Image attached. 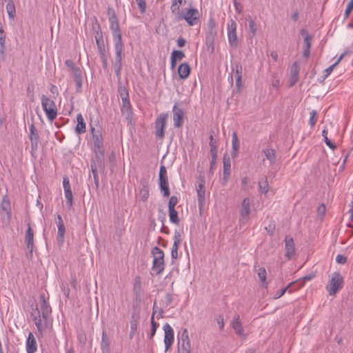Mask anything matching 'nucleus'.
<instances>
[{"instance_id":"nucleus-15","label":"nucleus","mask_w":353,"mask_h":353,"mask_svg":"<svg viewBox=\"0 0 353 353\" xmlns=\"http://www.w3.org/2000/svg\"><path fill=\"white\" fill-rule=\"evenodd\" d=\"M40 301H41V312L42 318L44 321H47L49 315L51 314L52 309L50 306L49 303L46 301L45 294H41L40 295Z\"/></svg>"},{"instance_id":"nucleus-53","label":"nucleus","mask_w":353,"mask_h":353,"mask_svg":"<svg viewBox=\"0 0 353 353\" xmlns=\"http://www.w3.org/2000/svg\"><path fill=\"white\" fill-rule=\"evenodd\" d=\"M137 3L139 9L141 14L145 12L146 10V2L145 0H135Z\"/></svg>"},{"instance_id":"nucleus-14","label":"nucleus","mask_w":353,"mask_h":353,"mask_svg":"<svg viewBox=\"0 0 353 353\" xmlns=\"http://www.w3.org/2000/svg\"><path fill=\"white\" fill-rule=\"evenodd\" d=\"M25 243L26 244V249L28 250L29 254L32 255L34 248V232L30 223L28 224V229L26 232Z\"/></svg>"},{"instance_id":"nucleus-28","label":"nucleus","mask_w":353,"mask_h":353,"mask_svg":"<svg viewBox=\"0 0 353 353\" xmlns=\"http://www.w3.org/2000/svg\"><path fill=\"white\" fill-rule=\"evenodd\" d=\"M239 141L238 139L237 133L234 132L232 136V152L231 157L234 159L237 157L239 149Z\"/></svg>"},{"instance_id":"nucleus-26","label":"nucleus","mask_w":353,"mask_h":353,"mask_svg":"<svg viewBox=\"0 0 353 353\" xmlns=\"http://www.w3.org/2000/svg\"><path fill=\"white\" fill-rule=\"evenodd\" d=\"M216 30H208V32L205 35V43L208 48H211L212 51L214 50V41L216 37Z\"/></svg>"},{"instance_id":"nucleus-39","label":"nucleus","mask_w":353,"mask_h":353,"mask_svg":"<svg viewBox=\"0 0 353 353\" xmlns=\"http://www.w3.org/2000/svg\"><path fill=\"white\" fill-rule=\"evenodd\" d=\"M185 2V0H172V5L170 7L171 12L173 14H177L180 10V6Z\"/></svg>"},{"instance_id":"nucleus-17","label":"nucleus","mask_w":353,"mask_h":353,"mask_svg":"<svg viewBox=\"0 0 353 353\" xmlns=\"http://www.w3.org/2000/svg\"><path fill=\"white\" fill-rule=\"evenodd\" d=\"M223 163V184L225 185L230 178L231 173V161L230 157L224 155Z\"/></svg>"},{"instance_id":"nucleus-35","label":"nucleus","mask_w":353,"mask_h":353,"mask_svg":"<svg viewBox=\"0 0 353 353\" xmlns=\"http://www.w3.org/2000/svg\"><path fill=\"white\" fill-rule=\"evenodd\" d=\"M5 40H6V34L3 30L2 27H0V59L1 60L5 59Z\"/></svg>"},{"instance_id":"nucleus-30","label":"nucleus","mask_w":353,"mask_h":353,"mask_svg":"<svg viewBox=\"0 0 353 353\" xmlns=\"http://www.w3.org/2000/svg\"><path fill=\"white\" fill-rule=\"evenodd\" d=\"M1 211L6 212L8 219H10L11 217L12 212L10 202L9 201V199L8 198L7 194H5L2 198V201L1 203Z\"/></svg>"},{"instance_id":"nucleus-62","label":"nucleus","mask_w":353,"mask_h":353,"mask_svg":"<svg viewBox=\"0 0 353 353\" xmlns=\"http://www.w3.org/2000/svg\"><path fill=\"white\" fill-rule=\"evenodd\" d=\"M233 2L236 13L241 14L243 11L241 3L238 0H233Z\"/></svg>"},{"instance_id":"nucleus-44","label":"nucleus","mask_w":353,"mask_h":353,"mask_svg":"<svg viewBox=\"0 0 353 353\" xmlns=\"http://www.w3.org/2000/svg\"><path fill=\"white\" fill-rule=\"evenodd\" d=\"M65 196L66 198V205L70 208L73 204V195L71 189L64 190Z\"/></svg>"},{"instance_id":"nucleus-60","label":"nucleus","mask_w":353,"mask_h":353,"mask_svg":"<svg viewBox=\"0 0 353 353\" xmlns=\"http://www.w3.org/2000/svg\"><path fill=\"white\" fill-rule=\"evenodd\" d=\"M292 285V283H290L288 285H287L285 288L281 289V290L277 291L275 294V298L279 299V298L281 297Z\"/></svg>"},{"instance_id":"nucleus-56","label":"nucleus","mask_w":353,"mask_h":353,"mask_svg":"<svg viewBox=\"0 0 353 353\" xmlns=\"http://www.w3.org/2000/svg\"><path fill=\"white\" fill-rule=\"evenodd\" d=\"M258 276L259 279L264 282L266 279V271L264 268H260L258 270Z\"/></svg>"},{"instance_id":"nucleus-38","label":"nucleus","mask_w":353,"mask_h":353,"mask_svg":"<svg viewBox=\"0 0 353 353\" xmlns=\"http://www.w3.org/2000/svg\"><path fill=\"white\" fill-rule=\"evenodd\" d=\"M101 346L103 353H108L109 352L110 341L105 331L102 332Z\"/></svg>"},{"instance_id":"nucleus-48","label":"nucleus","mask_w":353,"mask_h":353,"mask_svg":"<svg viewBox=\"0 0 353 353\" xmlns=\"http://www.w3.org/2000/svg\"><path fill=\"white\" fill-rule=\"evenodd\" d=\"M322 135L324 137L326 145L332 150H334L336 146L327 138V130L324 129L322 132Z\"/></svg>"},{"instance_id":"nucleus-55","label":"nucleus","mask_w":353,"mask_h":353,"mask_svg":"<svg viewBox=\"0 0 353 353\" xmlns=\"http://www.w3.org/2000/svg\"><path fill=\"white\" fill-rule=\"evenodd\" d=\"M316 115H317V112L316 110H312V112H310L309 123L312 127L314 126L316 123Z\"/></svg>"},{"instance_id":"nucleus-12","label":"nucleus","mask_w":353,"mask_h":353,"mask_svg":"<svg viewBox=\"0 0 353 353\" xmlns=\"http://www.w3.org/2000/svg\"><path fill=\"white\" fill-rule=\"evenodd\" d=\"M210 154L212 157V160L210 162V172L212 174L214 171V168L216 164V160L217 157V142L215 139H214L212 134L210 136Z\"/></svg>"},{"instance_id":"nucleus-7","label":"nucleus","mask_w":353,"mask_h":353,"mask_svg":"<svg viewBox=\"0 0 353 353\" xmlns=\"http://www.w3.org/2000/svg\"><path fill=\"white\" fill-rule=\"evenodd\" d=\"M236 26V21L233 19H230L228 24V37L230 47L234 49L238 47Z\"/></svg>"},{"instance_id":"nucleus-61","label":"nucleus","mask_w":353,"mask_h":353,"mask_svg":"<svg viewBox=\"0 0 353 353\" xmlns=\"http://www.w3.org/2000/svg\"><path fill=\"white\" fill-rule=\"evenodd\" d=\"M353 10V4L349 2V3L347 6L346 10L344 13V19H346L349 17L351 12Z\"/></svg>"},{"instance_id":"nucleus-33","label":"nucleus","mask_w":353,"mask_h":353,"mask_svg":"<svg viewBox=\"0 0 353 353\" xmlns=\"http://www.w3.org/2000/svg\"><path fill=\"white\" fill-rule=\"evenodd\" d=\"M116 76L119 79L122 68V54H116L115 61L113 63Z\"/></svg>"},{"instance_id":"nucleus-3","label":"nucleus","mask_w":353,"mask_h":353,"mask_svg":"<svg viewBox=\"0 0 353 353\" xmlns=\"http://www.w3.org/2000/svg\"><path fill=\"white\" fill-rule=\"evenodd\" d=\"M41 105L48 119L50 121H54L57 115V109L54 101L46 95H42Z\"/></svg>"},{"instance_id":"nucleus-25","label":"nucleus","mask_w":353,"mask_h":353,"mask_svg":"<svg viewBox=\"0 0 353 353\" xmlns=\"http://www.w3.org/2000/svg\"><path fill=\"white\" fill-rule=\"evenodd\" d=\"M37 350V341L32 332H30L26 341L27 353H34Z\"/></svg>"},{"instance_id":"nucleus-11","label":"nucleus","mask_w":353,"mask_h":353,"mask_svg":"<svg viewBox=\"0 0 353 353\" xmlns=\"http://www.w3.org/2000/svg\"><path fill=\"white\" fill-rule=\"evenodd\" d=\"M163 330L165 332L164 336V343L165 350L168 351L172 346L174 341V331L172 327L168 324L165 323L163 325Z\"/></svg>"},{"instance_id":"nucleus-13","label":"nucleus","mask_w":353,"mask_h":353,"mask_svg":"<svg viewBox=\"0 0 353 353\" xmlns=\"http://www.w3.org/2000/svg\"><path fill=\"white\" fill-rule=\"evenodd\" d=\"M173 121L175 128H179L182 126L183 122V110L175 104L172 108Z\"/></svg>"},{"instance_id":"nucleus-16","label":"nucleus","mask_w":353,"mask_h":353,"mask_svg":"<svg viewBox=\"0 0 353 353\" xmlns=\"http://www.w3.org/2000/svg\"><path fill=\"white\" fill-rule=\"evenodd\" d=\"M232 326L238 336L242 337L243 339L246 338V334H244L243 327L242 326L239 315L236 314L234 316L232 321Z\"/></svg>"},{"instance_id":"nucleus-27","label":"nucleus","mask_w":353,"mask_h":353,"mask_svg":"<svg viewBox=\"0 0 353 353\" xmlns=\"http://www.w3.org/2000/svg\"><path fill=\"white\" fill-rule=\"evenodd\" d=\"M112 39L114 43L115 54H122L123 50V43L122 41L121 33L112 35Z\"/></svg>"},{"instance_id":"nucleus-50","label":"nucleus","mask_w":353,"mask_h":353,"mask_svg":"<svg viewBox=\"0 0 353 353\" xmlns=\"http://www.w3.org/2000/svg\"><path fill=\"white\" fill-rule=\"evenodd\" d=\"M65 63L68 68H70L72 70L74 74L81 72L80 68L76 67L74 62L72 60H66Z\"/></svg>"},{"instance_id":"nucleus-21","label":"nucleus","mask_w":353,"mask_h":353,"mask_svg":"<svg viewBox=\"0 0 353 353\" xmlns=\"http://www.w3.org/2000/svg\"><path fill=\"white\" fill-rule=\"evenodd\" d=\"M57 228H58V232H57V241L59 243H63L64 241V235L65 232V228L63 223V221L62 219V217L60 214H57Z\"/></svg>"},{"instance_id":"nucleus-4","label":"nucleus","mask_w":353,"mask_h":353,"mask_svg":"<svg viewBox=\"0 0 353 353\" xmlns=\"http://www.w3.org/2000/svg\"><path fill=\"white\" fill-rule=\"evenodd\" d=\"M343 277L339 272H334L329 285L327 287L329 294L335 295L343 287Z\"/></svg>"},{"instance_id":"nucleus-64","label":"nucleus","mask_w":353,"mask_h":353,"mask_svg":"<svg viewBox=\"0 0 353 353\" xmlns=\"http://www.w3.org/2000/svg\"><path fill=\"white\" fill-rule=\"evenodd\" d=\"M336 261L339 264H345L347 262V257L342 254H338L336 257Z\"/></svg>"},{"instance_id":"nucleus-2","label":"nucleus","mask_w":353,"mask_h":353,"mask_svg":"<svg viewBox=\"0 0 353 353\" xmlns=\"http://www.w3.org/2000/svg\"><path fill=\"white\" fill-rule=\"evenodd\" d=\"M153 256L152 270L157 274H161L165 269L164 252L158 247H154L152 250Z\"/></svg>"},{"instance_id":"nucleus-18","label":"nucleus","mask_w":353,"mask_h":353,"mask_svg":"<svg viewBox=\"0 0 353 353\" xmlns=\"http://www.w3.org/2000/svg\"><path fill=\"white\" fill-rule=\"evenodd\" d=\"M285 256L288 259L291 257L295 253L294 243L292 237L290 236H286L285 238Z\"/></svg>"},{"instance_id":"nucleus-43","label":"nucleus","mask_w":353,"mask_h":353,"mask_svg":"<svg viewBox=\"0 0 353 353\" xmlns=\"http://www.w3.org/2000/svg\"><path fill=\"white\" fill-rule=\"evenodd\" d=\"M168 210L170 222L174 224H179V219L178 217V212L175 210V209H168Z\"/></svg>"},{"instance_id":"nucleus-1","label":"nucleus","mask_w":353,"mask_h":353,"mask_svg":"<svg viewBox=\"0 0 353 353\" xmlns=\"http://www.w3.org/2000/svg\"><path fill=\"white\" fill-rule=\"evenodd\" d=\"M175 17L178 21L184 19L189 26H192L198 23L200 13L196 8L190 7L179 12Z\"/></svg>"},{"instance_id":"nucleus-36","label":"nucleus","mask_w":353,"mask_h":353,"mask_svg":"<svg viewBox=\"0 0 353 353\" xmlns=\"http://www.w3.org/2000/svg\"><path fill=\"white\" fill-rule=\"evenodd\" d=\"M33 316V321L34 322V324L37 328V330L41 332L43 329V324L42 323L41 315H40V311L38 309H36V311L32 314Z\"/></svg>"},{"instance_id":"nucleus-46","label":"nucleus","mask_w":353,"mask_h":353,"mask_svg":"<svg viewBox=\"0 0 353 353\" xmlns=\"http://www.w3.org/2000/svg\"><path fill=\"white\" fill-rule=\"evenodd\" d=\"M74 81L77 86V90L79 92L81 87H82V76H81V72H77V74H74Z\"/></svg>"},{"instance_id":"nucleus-29","label":"nucleus","mask_w":353,"mask_h":353,"mask_svg":"<svg viewBox=\"0 0 353 353\" xmlns=\"http://www.w3.org/2000/svg\"><path fill=\"white\" fill-rule=\"evenodd\" d=\"M197 197H198V204L200 208H201L205 203V188L204 184L199 183L196 188Z\"/></svg>"},{"instance_id":"nucleus-63","label":"nucleus","mask_w":353,"mask_h":353,"mask_svg":"<svg viewBox=\"0 0 353 353\" xmlns=\"http://www.w3.org/2000/svg\"><path fill=\"white\" fill-rule=\"evenodd\" d=\"M107 14H108V15L109 17V21L117 19V17L116 16V14H115V12L114 10V9L112 8H108Z\"/></svg>"},{"instance_id":"nucleus-20","label":"nucleus","mask_w":353,"mask_h":353,"mask_svg":"<svg viewBox=\"0 0 353 353\" xmlns=\"http://www.w3.org/2000/svg\"><path fill=\"white\" fill-rule=\"evenodd\" d=\"M174 243L171 250V256L174 259H176L178 258V248L179 245L181 244V234L178 230L174 231Z\"/></svg>"},{"instance_id":"nucleus-47","label":"nucleus","mask_w":353,"mask_h":353,"mask_svg":"<svg viewBox=\"0 0 353 353\" xmlns=\"http://www.w3.org/2000/svg\"><path fill=\"white\" fill-rule=\"evenodd\" d=\"M171 57L177 61H180L185 57V54L181 50H174L171 54Z\"/></svg>"},{"instance_id":"nucleus-19","label":"nucleus","mask_w":353,"mask_h":353,"mask_svg":"<svg viewBox=\"0 0 353 353\" xmlns=\"http://www.w3.org/2000/svg\"><path fill=\"white\" fill-rule=\"evenodd\" d=\"M121 111L123 115L125 117L127 120H131L132 117V106L129 99H123L122 100V105Z\"/></svg>"},{"instance_id":"nucleus-59","label":"nucleus","mask_w":353,"mask_h":353,"mask_svg":"<svg viewBox=\"0 0 353 353\" xmlns=\"http://www.w3.org/2000/svg\"><path fill=\"white\" fill-rule=\"evenodd\" d=\"M137 324L135 321L130 322V338H132L134 333L137 332Z\"/></svg>"},{"instance_id":"nucleus-45","label":"nucleus","mask_w":353,"mask_h":353,"mask_svg":"<svg viewBox=\"0 0 353 353\" xmlns=\"http://www.w3.org/2000/svg\"><path fill=\"white\" fill-rule=\"evenodd\" d=\"M259 186L261 192L266 194L268 192V179L265 177L259 182Z\"/></svg>"},{"instance_id":"nucleus-6","label":"nucleus","mask_w":353,"mask_h":353,"mask_svg":"<svg viewBox=\"0 0 353 353\" xmlns=\"http://www.w3.org/2000/svg\"><path fill=\"white\" fill-rule=\"evenodd\" d=\"M91 132L94 141V152L98 158L103 157V141L101 133L96 132L94 128H91Z\"/></svg>"},{"instance_id":"nucleus-34","label":"nucleus","mask_w":353,"mask_h":353,"mask_svg":"<svg viewBox=\"0 0 353 353\" xmlns=\"http://www.w3.org/2000/svg\"><path fill=\"white\" fill-rule=\"evenodd\" d=\"M266 159L270 161V165H274L276 161V150L272 148H266L263 150Z\"/></svg>"},{"instance_id":"nucleus-49","label":"nucleus","mask_w":353,"mask_h":353,"mask_svg":"<svg viewBox=\"0 0 353 353\" xmlns=\"http://www.w3.org/2000/svg\"><path fill=\"white\" fill-rule=\"evenodd\" d=\"M118 92L120 94V97L121 98V100H123V99H129V94L128 90L124 86H119Z\"/></svg>"},{"instance_id":"nucleus-58","label":"nucleus","mask_w":353,"mask_h":353,"mask_svg":"<svg viewBox=\"0 0 353 353\" xmlns=\"http://www.w3.org/2000/svg\"><path fill=\"white\" fill-rule=\"evenodd\" d=\"M250 182V178L248 176H244L241 179V188L244 191L248 190V185Z\"/></svg>"},{"instance_id":"nucleus-24","label":"nucleus","mask_w":353,"mask_h":353,"mask_svg":"<svg viewBox=\"0 0 353 353\" xmlns=\"http://www.w3.org/2000/svg\"><path fill=\"white\" fill-rule=\"evenodd\" d=\"M299 66L296 62H294L290 69V78L289 85L293 86L299 80Z\"/></svg>"},{"instance_id":"nucleus-52","label":"nucleus","mask_w":353,"mask_h":353,"mask_svg":"<svg viewBox=\"0 0 353 353\" xmlns=\"http://www.w3.org/2000/svg\"><path fill=\"white\" fill-rule=\"evenodd\" d=\"M249 28L250 32H252V35L254 36L256 32V24L254 22V21L251 18L249 17Z\"/></svg>"},{"instance_id":"nucleus-40","label":"nucleus","mask_w":353,"mask_h":353,"mask_svg":"<svg viewBox=\"0 0 353 353\" xmlns=\"http://www.w3.org/2000/svg\"><path fill=\"white\" fill-rule=\"evenodd\" d=\"M109 23H110V28L112 32V35L121 33L117 19H113V20H110Z\"/></svg>"},{"instance_id":"nucleus-10","label":"nucleus","mask_w":353,"mask_h":353,"mask_svg":"<svg viewBox=\"0 0 353 353\" xmlns=\"http://www.w3.org/2000/svg\"><path fill=\"white\" fill-rule=\"evenodd\" d=\"M150 195L149 191V181L148 179L142 178L140 180L139 199L145 202L148 200Z\"/></svg>"},{"instance_id":"nucleus-51","label":"nucleus","mask_w":353,"mask_h":353,"mask_svg":"<svg viewBox=\"0 0 353 353\" xmlns=\"http://www.w3.org/2000/svg\"><path fill=\"white\" fill-rule=\"evenodd\" d=\"M91 170L93 174L95 185L97 188H98L99 181L96 165L91 164Z\"/></svg>"},{"instance_id":"nucleus-32","label":"nucleus","mask_w":353,"mask_h":353,"mask_svg":"<svg viewBox=\"0 0 353 353\" xmlns=\"http://www.w3.org/2000/svg\"><path fill=\"white\" fill-rule=\"evenodd\" d=\"M190 73V67L188 63H181L178 68V74L181 79H187Z\"/></svg>"},{"instance_id":"nucleus-22","label":"nucleus","mask_w":353,"mask_h":353,"mask_svg":"<svg viewBox=\"0 0 353 353\" xmlns=\"http://www.w3.org/2000/svg\"><path fill=\"white\" fill-rule=\"evenodd\" d=\"M250 213V201L249 198H245L241 203L240 211L241 217L247 221Z\"/></svg>"},{"instance_id":"nucleus-37","label":"nucleus","mask_w":353,"mask_h":353,"mask_svg":"<svg viewBox=\"0 0 353 353\" xmlns=\"http://www.w3.org/2000/svg\"><path fill=\"white\" fill-rule=\"evenodd\" d=\"M95 39L98 48L99 54L105 52V46L103 41L102 34L101 33L99 34V33L97 32V35L95 36Z\"/></svg>"},{"instance_id":"nucleus-8","label":"nucleus","mask_w":353,"mask_h":353,"mask_svg":"<svg viewBox=\"0 0 353 353\" xmlns=\"http://www.w3.org/2000/svg\"><path fill=\"white\" fill-rule=\"evenodd\" d=\"M168 114L162 113L156 119L155 121V134L162 139L164 137V129L168 119Z\"/></svg>"},{"instance_id":"nucleus-9","label":"nucleus","mask_w":353,"mask_h":353,"mask_svg":"<svg viewBox=\"0 0 353 353\" xmlns=\"http://www.w3.org/2000/svg\"><path fill=\"white\" fill-rule=\"evenodd\" d=\"M178 343V351L190 352V341L187 329L183 330Z\"/></svg>"},{"instance_id":"nucleus-5","label":"nucleus","mask_w":353,"mask_h":353,"mask_svg":"<svg viewBox=\"0 0 353 353\" xmlns=\"http://www.w3.org/2000/svg\"><path fill=\"white\" fill-rule=\"evenodd\" d=\"M159 188L163 192L164 197L170 196V189L168 185V178L167 176V170L164 165H161L159 170Z\"/></svg>"},{"instance_id":"nucleus-57","label":"nucleus","mask_w":353,"mask_h":353,"mask_svg":"<svg viewBox=\"0 0 353 353\" xmlns=\"http://www.w3.org/2000/svg\"><path fill=\"white\" fill-rule=\"evenodd\" d=\"M172 301H173L172 294L170 293H167L165 296V301H164L165 307H167L168 306H169L172 303Z\"/></svg>"},{"instance_id":"nucleus-23","label":"nucleus","mask_w":353,"mask_h":353,"mask_svg":"<svg viewBox=\"0 0 353 353\" xmlns=\"http://www.w3.org/2000/svg\"><path fill=\"white\" fill-rule=\"evenodd\" d=\"M30 140L31 142V150L32 151H35L38 148V143L39 140V134L37 132H35V128L33 123L30 126Z\"/></svg>"},{"instance_id":"nucleus-42","label":"nucleus","mask_w":353,"mask_h":353,"mask_svg":"<svg viewBox=\"0 0 353 353\" xmlns=\"http://www.w3.org/2000/svg\"><path fill=\"white\" fill-rule=\"evenodd\" d=\"M133 292L136 296H139L141 293V282L139 276H137L133 286Z\"/></svg>"},{"instance_id":"nucleus-31","label":"nucleus","mask_w":353,"mask_h":353,"mask_svg":"<svg viewBox=\"0 0 353 353\" xmlns=\"http://www.w3.org/2000/svg\"><path fill=\"white\" fill-rule=\"evenodd\" d=\"M77 124L75 128V132L78 134H81L85 132V122L84 121V119L82 114H78L77 116Z\"/></svg>"},{"instance_id":"nucleus-41","label":"nucleus","mask_w":353,"mask_h":353,"mask_svg":"<svg viewBox=\"0 0 353 353\" xmlns=\"http://www.w3.org/2000/svg\"><path fill=\"white\" fill-rule=\"evenodd\" d=\"M6 11L8 12L9 18L14 19L16 14V9L13 1H10V2L7 3Z\"/></svg>"},{"instance_id":"nucleus-54","label":"nucleus","mask_w":353,"mask_h":353,"mask_svg":"<svg viewBox=\"0 0 353 353\" xmlns=\"http://www.w3.org/2000/svg\"><path fill=\"white\" fill-rule=\"evenodd\" d=\"M178 203V198L176 196H172L168 202V209H175Z\"/></svg>"}]
</instances>
